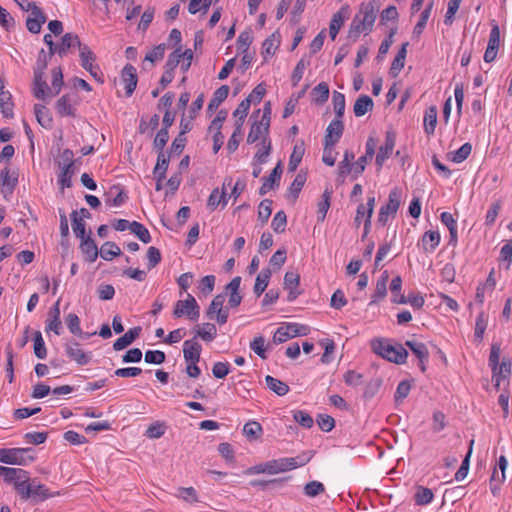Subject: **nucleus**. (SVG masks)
Returning a JSON list of instances; mask_svg holds the SVG:
<instances>
[{"label": "nucleus", "mask_w": 512, "mask_h": 512, "mask_svg": "<svg viewBox=\"0 0 512 512\" xmlns=\"http://www.w3.org/2000/svg\"><path fill=\"white\" fill-rule=\"evenodd\" d=\"M376 148V140L373 137H369L366 145H365V154L358 158V160L354 163V177L357 178L361 175L366 165L373 159Z\"/></svg>", "instance_id": "f8f14e48"}, {"label": "nucleus", "mask_w": 512, "mask_h": 512, "mask_svg": "<svg viewBox=\"0 0 512 512\" xmlns=\"http://www.w3.org/2000/svg\"><path fill=\"white\" fill-rule=\"evenodd\" d=\"M305 149H304V143L302 142L300 145H295L293 152L290 156L289 163H288V170L289 172L296 171L297 167L299 166L303 155H304Z\"/></svg>", "instance_id": "c03bdc74"}, {"label": "nucleus", "mask_w": 512, "mask_h": 512, "mask_svg": "<svg viewBox=\"0 0 512 512\" xmlns=\"http://www.w3.org/2000/svg\"><path fill=\"white\" fill-rule=\"evenodd\" d=\"M56 110L61 116H75V110L71 105L70 97L63 95L56 102Z\"/></svg>", "instance_id": "37998d69"}, {"label": "nucleus", "mask_w": 512, "mask_h": 512, "mask_svg": "<svg viewBox=\"0 0 512 512\" xmlns=\"http://www.w3.org/2000/svg\"><path fill=\"white\" fill-rule=\"evenodd\" d=\"M140 241L147 244L151 241V235L148 229L141 223L137 221L131 222V230H130Z\"/></svg>", "instance_id": "8fccbe9b"}, {"label": "nucleus", "mask_w": 512, "mask_h": 512, "mask_svg": "<svg viewBox=\"0 0 512 512\" xmlns=\"http://www.w3.org/2000/svg\"><path fill=\"white\" fill-rule=\"evenodd\" d=\"M305 182H306V174L303 173L302 171H300L296 175V177H295L294 181L292 182V184L290 185L287 197L289 199H292V201H296V199L298 198L299 193L301 192Z\"/></svg>", "instance_id": "473e14b6"}, {"label": "nucleus", "mask_w": 512, "mask_h": 512, "mask_svg": "<svg viewBox=\"0 0 512 512\" xmlns=\"http://www.w3.org/2000/svg\"><path fill=\"white\" fill-rule=\"evenodd\" d=\"M0 182L2 186V193L6 191L11 194L18 183V175L15 171L11 172L8 167L0 171Z\"/></svg>", "instance_id": "4be33fe9"}, {"label": "nucleus", "mask_w": 512, "mask_h": 512, "mask_svg": "<svg viewBox=\"0 0 512 512\" xmlns=\"http://www.w3.org/2000/svg\"><path fill=\"white\" fill-rule=\"evenodd\" d=\"M332 191L325 189L323 195H322V201L318 203V220L323 221L326 217V214L328 212V209L330 207V198H331Z\"/></svg>", "instance_id": "6e6d98bb"}, {"label": "nucleus", "mask_w": 512, "mask_h": 512, "mask_svg": "<svg viewBox=\"0 0 512 512\" xmlns=\"http://www.w3.org/2000/svg\"><path fill=\"white\" fill-rule=\"evenodd\" d=\"M302 330H306V327L300 326L296 323H290L285 326H281L274 333L273 342L280 344L298 335H305L306 332Z\"/></svg>", "instance_id": "9b49d317"}, {"label": "nucleus", "mask_w": 512, "mask_h": 512, "mask_svg": "<svg viewBox=\"0 0 512 512\" xmlns=\"http://www.w3.org/2000/svg\"><path fill=\"white\" fill-rule=\"evenodd\" d=\"M80 60L82 67L90 73V75L100 83H103L102 74L98 64L95 63L96 55L89 46H80Z\"/></svg>", "instance_id": "423d86ee"}, {"label": "nucleus", "mask_w": 512, "mask_h": 512, "mask_svg": "<svg viewBox=\"0 0 512 512\" xmlns=\"http://www.w3.org/2000/svg\"><path fill=\"white\" fill-rule=\"evenodd\" d=\"M202 347L196 341V337L190 340L184 341L183 344V356L187 362H199Z\"/></svg>", "instance_id": "a211bd4d"}, {"label": "nucleus", "mask_w": 512, "mask_h": 512, "mask_svg": "<svg viewBox=\"0 0 512 512\" xmlns=\"http://www.w3.org/2000/svg\"><path fill=\"white\" fill-rule=\"evenodd\" d=\"M265 126H262L259 122H254L251 125L250 131L247 136V143L252 144L256 142L259 139H265V137H268L269 129L264 128Z\"/></svg>", "instance_id": "f704fd0d"}, {"label": "nucleus", "mask_w": 512, "mask_h": 512, "mask_svg": "<svg viewBox=\"0 0 512 512\" xmlns=\"http://www.w3.org/2000/svg\"><path fill=\"white\" fill-rule=\"evenodd\" d=\"M324 492L325 487L319 481H310L304 486V494L308 497H316Z\"/></svg>", "instance_id": "680f3d73"}, {"label": "nucleus", "mask_w": 512, "mask_h": 512, "mask_svg": "<svg viewBox=\"0 0 512 512\" xmlns=\"http://www.w3.org/2000/svg\"><path fill=\"white\" fill-rule=\"evenodd\" d=\"M182 58L184 60H188V63H183L181 66L182 71H187L191 66V61L193 59V51L191 49H186L185 51H182L181 46H178L172 53L169 54L165 64V69L174 72L175 68L179 65Z\"/></svg>", "instance_id": "6e6552de"}, {"label": "nucleus", "mask_w": 512, "mask_h": 512, "mask_svg": "<svg viewBox=\"0 0 512 512\" xmlns=\"http://www.w3.org/2000/svg\"><path fill=\"white\" fill-rule=\"evenodd\" d=\"M271 275L272 271L269 268L262 269V271L257 275L253 288V292L257 297H259L266 290Z\"/></svg>", "instance_id": "c85d7f7f"}, {"label": "nucleus", "mask_w": 512, "mask_h": 512, "mask_svg": "<svg viewBox=\"0 0 512 512\" xmlns=\"http://www.w3.org/2000/svg\"><path fill=\"white\" fill-rule=\"evenodd\" d=\"M65 352L70 360L75 361L80 366L87 365L92 358L91 353L81 349L79 343L75 340L65 343Z\"/></svg>", "instance_id": "9d476101"}, {"label": "nucleus", "mask_w": 512, "mask_h": 512, "mask_svg": "<svg viewBox=\"0 0 512 512\" xmlns=\"http://www.w3.org/2000/svg\"><path fill=\"white\" fill-rule=\"evenodd\" d=\"M263 433L262 426L257 421H249L243 426V434L249 441H255Z\"/></svg>", "instance_id": "72a5a7b5"}, {"label": "nucleus", "mask_w": 512, "mask_h": 512, "mask_svg": "<svg viewBox=\"0 0 512 512\" xmlns=\"http://www.w3.org/2000/svg\"><path fill=\"white\" fill-rule=\"evenodd\" d=\"M472 145L470 143L463 144L458 150L453 153L451 161L455 163H461L468 158L471 154Z\"/></svg>", "instance_id": "338daca9"}, {"label": "nucleus", "mask_w": 512, "mask_h": 512, "mask_svg": "<svg viewBox=\"0 0 512 512\" xmlns=\"http://www.w3.org/2000/svg\"><path fill=\"white\" fill-rule=\"evenodd\" d=\"M408 45V42H405L401 45V48L399 49L397 55L395 56L391 64L389 73L393 78H396L399 75L400 71L404 68Z\"/></svg>", "instance_id": "393cba45"}, {"label": "nucleus", "mask_w": 512, "mask_h": 512, "mask_svg": "<svg viewBox=\"0 0 512 512\" xmlns=\"http://www.w3.org/2000/svg\"><path fill=\"white\" fill-rule=\"evenodd\" d=\"M279 43V35H276V33H273L271 36L265 39V41L262 44V55L265 60L275 53Z\"/></svg>", "instance_id": "58836bf2"}, {"label": "nucleus", "mask_w": 512, "mask_h": 512, "mask_svg": "<svg viewBox=\"0 0 512 512\" xmlns=\"http://www.w3.org/2000/svg\"><path fill=\"white\" fill-rule=\"evenodd\" d=\"M488 318L484 312L479 313L476 318L474 337L477 342H482L485 330L487 328Z\"/></svg>", "instance_id": "09e8293b"}, {"label": "nucleus", "mask_w": 512, "mask_h": 512, "mask_svg": "<svg viewBox=\"0 0 512 512\" xmlns=\"http://www.w3.org/2000/svg\"><path fill=\"white\" fill-rule=\"evenodd\" d=\"M265 383L267 387L278 396H284L289 391V386L285 382L270 375L265 377Z\"/></svg>", "instance_id": "2f4dec72"}, {"label": "nucleus", "mask_w": 512, "mask_h": 512, "mask_svg": "<svg viewBox=\"0 0 512 512\" xmlns=\"http://www.w3.org/2000/svg\"><path fill=\"white\" fill-rule=\"evenodd\" d=\"M51 496L52 495L49 494L48 489L44 485H36L35 482L32 481V492L30 498L34 499L35 501H43Z\"/></svg>", "instance_id": "69168bd1"}, {"label": "nucleus", "mask_w": 512, "mask_h": 512, "mask_svg": "<svg viewBox=\"0 0 512 512\" xmlns=\"http://www.w3.org/2000/svg\"><path fill=\"white\" fill-rule=\"evenodd\" d=\"M332 102L336 118H342L345 111V96L344 94L334 91L332 96Z\"/></svg>", "instance_id": "13d9d810"}, {"label": "nucleus", "mask_w": 512, "mask_h": 512, "mask_svg": "<svg viewBox=\"0 0 512 512\" xmlns=\"http://www.w3.org/2000/svg\"><path fill=\"white\" fill-rule=\"evenodd\" d=\"M349 8L348 6H343L341 9L336 12L330 21L329 25V35L332 40H335L339 30L344 24L345 19L348 17Z\"/></svg>", "instance_id": "aec40b11"}, {"label": "nucleus", "mask_w": 512, "mask_h": 512, "mask_svg": "<svg viewBox=\"0 0 512 512\" xmlns=\"http://www.w3.org/2000/svg\"><path fill=\"white\" fill-rule=\"evenodd\" d=\"M423 247L426 251L434 250L440 242V234L438 231H427L422 237Z\"/></svg>", "instance_id": "3c124183"}, {"label": "nucleus", "mask_w": 512, "mask_h": 512, "mask_svg": "<svg viewBox=\"0 0 512 512\" xmlns=\"http://www.w3.org/2000/svg\"><path fill=\"white\" fill-rule=\"evenodd\" d=\"M87 46L86 44H82L78 35L73 33H66L61 38V43L57 45V54L60 57H64L67 54L68 49L71 47Z\"/></svg>", "instance_id": "412c9836"}, {"label": "nucleus", "mask_w": 512, "mask_h": 512, "mask_svg": "<svg viewBox=\"0 0 512 512\" xmlns=\"http://www.w3.org/2000/svg\"><path fill=\"white\" fill-rule=\"evenodd\" d=\"M343 131V121L340 118H336L327 127L324 142L327 143V145H335L341 138Z\"/></svg>", "instance_id": "f3484780"}, {"label": "nucleus", "mask_w": 512, "mask_h": 512, "mask_svg": "<svg viewBox=\"0 0 512 512\" xmlns=\"http://www.w3.org/2000/svg\"><path fill=\"white\" fill-rule=\"evenodd\" d=\"M272 200L264 199L261 201L258 209V219L262 223H266L272 213Z\"/></svg>", "instance_id": "0e129e2a"}, {"label": "nucleus", "mask_w": 512, "mask_h": 512, "mask_svg": "<svg viewBox=\"0 0 512 512\" xmlns=\"http://www.w3.org/2000/svg\"><path fill=\"white\" fill-rule=\"evenodd\" d=\"M492 28L489 35L488 45L484 53V61L491 63L497 57L500 45V29L495 20L491 22Z\"/></svg>", "instance_id": "1a4fd4ad"}, {"label": "nucleus", "mask_w": 512, "mask_h": 512, "mask_svg": "<svg viewBox=\"0 0 512 512\" xmlns=\"http://www.w3.org/2000/svg\"><path fill=\"white\" fill-rule=\"evenodd\" d=\"M371 348L377 355L396 364H404L408 357L407 350L401 344L394 346L383 338L371 340Z\"/></svg>", "instance_id": "f03ea898"}, {"label": "nucleus", "mask_w": 512, "mask_h": 512, "mask_svg": "<svg viewBox=\"0 0 512 512\" xmlns=\"http://www.w3.org/2000/svg\"><path fill=\"white\" fill-rule=\"evenodd\" d=\"M13 101H12V95L9 91H5L3 93H0V108L1 111L6 118H12L13 117Z\"/></svg>", "instance_id": "79ce46f5"}, {"label": "nucleus", "mask_w": 512, "mask_h": 512, "mask_svg": "<svg viewBox=\"0 0 512 512\" xmlns=\"http://www.w3.org/2000/svg\"><path fill=\"white\" fill-rule=\"evenodd\" d=\"M282 172V163L278 162L274 169L271 171L270 175L268 177L262 178L263 183L259 189V194L261 196L265 195L269 190L273 189L275 185L279 186Z\"/></svg>", "instance_id": "2eb2a0df"}, {"label": "nucleus", "mask_w": 512, "mask_h": 512, "mask_svg": "<svg viewBox=\"0 0 512 512\" xmlns=\"http://www.w3.org/2000/svg\"><path fill=\"white\" fill-rule=\"evenodd\" d=\"M217 334L216 326L213 323H204L202 328L197 330V336L206 342L212 341Z\"/></svg>", "instance_id": "bf43d9fd"}, {"label": "nucleus", "mask_w": 512, "mask_h": 512, "mask_svg": "<svg viewBox=\"0 0 512 512\" xmlns=\"http://www.w3.org/2000/svg\"><path fill=\"white\" fill-rule=\"evenodd\" d=\"M0 476L8 483H14L21 480L27 479V471L20 468H10L0 465Z\"/></svg>", "instance_id": "a878e982"}, {"label": "nucleus", "mask_w": 512, "mask_h": 512, "mask_svg": "<svg viewBox=\"0 0 512 512\" xmlns=\"http://www.w3.org/2000/svg\"><path fill=\"white\" fill-rule=\"evenodd\" d=\"M122 81L125 83L126 96L129 97L133 94L137 86V72L136 68L131 64H126L121 72Z\"/></svg>", "instance_id": "dca6fc26"}, {"label": "nucleus", "mask_w": 512, "mask_h": 512, "mask_svg": "<svg viewBox=\"0 0 512 512\" xmlns=\"http://www.w3.org/2000/svg\"><path fill=\"white\" fill-rule=\"evenodd\" d=\"M394 147L395 134L393 132L388 131L386 133L385 143L382 146H380L375 159V163L379 169L383 166L384 162L393 153Z\"/></svg>", "instance_id": "ddd939ff"}, {"label": "nucleus", "mask_w": 512, "mask_h": 512, "mask_svg": "<svg viewBox=\"0 0 512 512\" xmlns=\"http://www.w3.org/2000/svg\"><path fill=\"white\" fill-rule=\"evenodd\" d=\"M80 249L82 253L87 256L89 262H94L97 259L98 248L95 241L90 236L81 239Z\"/></svg>", "instance_id": "c756f323"}, {"label": "nucleus", "mask_w": 512, "mask_h": 512, "mask_svg": "<svg viewBox=\"0 0 512 512\" xmlns=\"http://www.w3.org/2000/svg\"><path fill=\"white\" fill-rule=\"evenodd\" d=\"M229 90L230 88L228 85H222L214 92L213 97L208 103V112L212 113L221 105L222 102L226 100L229 94Z\"/></svg>", "instance_id": "cd10ccee"}, {"label": "nucleus", "mask_w": 512, "mask_h": 512, "mask_svg": "<svg viewBox=\"0 0 512 512\" xmlns=\"http://www.w3.org/2000/svg\"><path fill=\"white\" fill-rule=\"evenodd\" d=\"M45 73L34 71L33 95L37 99L44 100L51 92V89L43 79Z\"/></svg>", "instance_id": "5701e85b"}, {"label": "nucleus", "mask_w": 512, "mask_h": 512, "mask_svg": "<svg viewBox=\"0 0 512 512\" xmlns=\"http://www.w3.org/2000/svg\"><path fill=\"white\" fill-rule=\"evenodd\" d=\"M376 12L372 2L361 4L359 12L350 24L347 37L355 42L362 32H371L377 17Z\"/></svg>", "instance_id": "f257e3e1"}, {"label": "nucleus", "mask_w": 512, "mask_h": 512, "mask_svg": "<svg viewBox=\"0 0 512 512\" xmlns=\"http://www.w3.org/2000/svg\"><path fill=\"white\" fill-rule=\"evenodd\" d=\"M170 156L165 153H158L157 163L154 167L153 174L155 178L165 179L166 171L169 166Z\"/></svg>", "instance_id": "e433bc0d"}, {"label": "nucleus", "mask_w": 512, "mask_h": 512, "mask_svg": "<svg viewBox=\"0 0 512 512\" xmlns=\"http://www.w3.org/2000/svg\"><path fill=\"white\" fill-rule=\"evenodd\" d=\"M199 315V305L191 294H188L185 300H178L173 310V316L176 318L187 316L190 320L195 321Z\"/></svg>", "instance_id": "20e7f679"}, {"label": "nucleus", "mask_w": 512, "mask_h": 512, "mask_svg": "<svg viewBox=\"0 0 512 512\" xmlns=\"http://www.w3.org/2000/svg\"><path fill=\"white\" fill-rule=\"evenodd\" d=\"M287 224V217L284 211H279L273 217L271 227L275 233H283Z\"/></svg>", "instance_id": "052dcab7"}, {"label": "nucleus", "mask_w": 512, "mask_h": 512, "mask_svg": "<svg viewBox=\"0 0 512 512\" xmlns=\"http://www.w3.org/2000/svg\"><path fill=\"white\" fill-rule=\"evenodd\" d=\"M373 100L368 95H361L357 98L353 106V112L356 117H362L373 109Z\"/></svg>", "instance_id": "bb28decb"}, {"label": "nucleus", "mask_w": 512, "mask_h": 512, "mask_svg": "<svg viewBox=\"0 0 512 512\" xmlns=\"http://www.w3.org/2000/svg\"><path fill=\"white\" fill-rule=\"evenodd\" d=\"M31 448H1L0 462L9 465H27L34 461V456L28 455Z\"/></svg>", "instance_id": "7ed1b4c3"}, {"label": "nucleus", "mask_w": 512, "mask_h": 512, "mask_svg": "<svg viewBox=\"0 0 512 512\" xmlns=\"http://www.w3.org/2000/svg\"><path fill=\"white\" fill-rule=\"evenodd\" d=\"M405 345L412 351L413 354L419 359L420 369L425 372L426 368L424 362L428 360L429 352L426 345L416 340H407Z\"/></svg>", "instance_id": "6ab92c4d"}, {"label": "nucleus", "mask_w": 512, "mask_h": 512, "mask_svg": "<svg viewBox=\"0 0 512 512\" xmlns=\"http://www.w3.org/2000/svg\"><path fill=\"white\" fill-rule=\"evenodd\" d=\"M374 205H375V197L371 196V197H368L366 205L365 204H360L358 206V208H357V211H356L355 222L358 225L360 224L361 219L364 216H366L365 223H364V230H365L364 234L365 235L368 233V229H369L370 224H371V217H372V214H373Z\"/></svg>", "instance_id": "4468645a"}, {"label": "nucleus", "mask_w": 512, "mask_h": 512, "mask_svg": "<svg viewBox=\"0 0 512 512\" xmlns=\"http://www.w3.org/2000/svg\"><path fill=\"white\" fill-rule=\"evenodd\" d=\"M261 144L262 148L256 152L253 159L258 164H264L267 162V157L269 156L272 149V144L269 137H265V139L262 140Z\"/></svg>", "instance_id": "de8ad7c7"}, {"label": "nucleus", "mask_w": 512, "mask_h": 512, "mask_svg": "<svg viewBox=\"0 0 512 512\" xmlns=\"http://www.w3.org/2000/svg\"><path fill=\"white\" fill-rule=\"evenodd\" d=\"M34 354L38 359H45L47 357V349L40 331L34 333Z\"/></svg>", "instance_id": "864d4df0"}, {"label": "nucleus", "mask_w": 512, "mask_h": 512, "mask_svg": "<svg viewBox=\"0 0 512 512\" xmlns=\"http://www.w3.org/2000/svg\"><path fill=\"white\" fill-rule=\"evenodd\" d=\"M500 345L499 344H492L491 346V352L489 356V364L492 367L493 370V379H495L496 384L495 387L499 388V376L496 375V370L498 369L499 365V356H500Z\"/></svg>", "instance_id": "ea45409f"}, {"label": "nucleus", "mask_w": 512, "mask_h": 512, "mask_svg": "<svg viewBox=\"0 0 512 512\" xmlns=\"http://www.w3.org/2000/svg\"><path fill=\"white\" fill-rule=\"evenodd\" d=\"M141 327L137 326L129 329L123 336L119 337L113 344V348L116 351H120L128 347L134 342L140 335Z\"/></svg>", "instance_id": "b1692460"}, {"label": "nucleus", "mask_w": 512, "mask_h": 512, "mask_svg": "<svg viewBox=\"0 0 512 512\" xmlns=\"http://www.w3.org/2000/svg\"><path fill=\"white\" fill-rule=\"evenodd\" d=\"M77 215L78 212L76 210L71 213L72 228L75 236L83 239L87 237L85 233V223L84 220L82 218H78Z\"/></svg>", "instance_id": "5fc2aeb1"}, {"label": "nucleus", "mask_w": 512, "mask_h": 512, "mask_svg": "<svg viewBox=\"0 0 512 512\" xmlns=\"http://www.w3.org/2000/svg\"><path fill=\"white\" fill-rule=\"evenodd\" d=\"M66 325L70 332L74 335L83 336V332L80 328V320L79 317L74 314L70 313L65 318Z\"/></svg>", "instance_id": "e2e57ef3"}, {"label": "nucleus", "mask_w": 512, "mask_h": 512, "mask_svg": "<svg viewBox=\"0 0 512 512\" xmlns=\"http://www.w3.org/2000/svg\"><path fill=\"white\" fill-rule=\"evenodd\" d=\"M169 140V132L166 128H161L153 141V147L158 153H164V147Z\"/></svg>", "instance_id": "4d7b16f0"}, {"label": "nucleus", "mask_w": 512, "mask_h": 512, "mask_svg": "<svg viewBox=\"0 0 512 512\" xmlns=\"http://www.w3.org/2000/svg\"><path fill=\"white\" fill-rule=\"evenodd\" d=\"M121 253L116 243L108 241L102 245L100 256L106 261H111L114 257L120 256Z\"/></svg>", "instance_id": "a19ab883"}, {"label": "nucleus", "mask_w": 512, "mask_h": 512, "mask_svg": "<svg viewBox=\"0 0 512 512\" xmlns=\"http://www.w3.org/2000/svg\"><path fill=\"white\" fill-rule=\"evenodd\" d=\"M312 95L314 97V101L319 104H323L328 100L329 97V86L325 82L319 83L312 90Z\"/></svg>", "instance_id": "603ef678"}, {"label": "nucleus", "mask_w": 512, "mask_h": 512, "mask_svg": "<svg viewBox=\"0 0 512 512\" xmlns=\"http://www.w3.org/2000/svg\"><path fill=\"white\" fill-rule=\"evenodd\" d=\"M473 444H474V440H471L470 444H469L468 452H467L465 458L463 459L461 466L459 467V469L455 473V479L457 481H462L463 479L466 478V476L468 474L469 466H470V457H471V454H472Z\"/></svg>", "instance_id": "49530a36"}, {"label": "nucleus", "mask_w": 512, "mask_h": 512, "mask_svg": "<svg viewBox=\"0 0 512 512\" xmlns=\"http://www.w3.org/2000/svg\"><path fill=\"white\" fill-rule=\"evenodd\" d=\"M34 112L36 116L37 122L46 129L52 127L53 119L49 113V110L41 104H36L34 106Z\"/></svg>", "instance_id": "7c9ffc66"}, {"label": "nucleus", "mask_w": 512, "mask_h": 512, "mask_svg": "<svg viewBox=\"0 0 512 512\" xmlns=\"http://www.w3.org/2000/svg\"><path fill=\"white\" fill-rule=\"evenodd\" d=\"M226 293L216 295L211 301L206 315L209 319L216 318L218 324L223 325L227 322L229 317V307H224Z\"/></svg>", "instance_id": "39448f33"}, {"label": "nucleus", "mask_w": 512, "mask_h": 512, "mask_svg": "<svg viewBox=\"0 0 512 512\" xmlns=\"http://www.w3.org/2000/svg\"><path fill=\"white\" fill-rule=\"evenodd\" d=\"M500 261L506 262V268L509 269L512 263V240H507L500 250Z\"/></svg>", "instance_id": "774afa93"}, {"label": "nucleus", "mask_w": 512, "mask_h": 512, "mask_svg": "<svg viewBox=\"0 0 512 512\" xmlns=\"http://www.w3.org/2000/svg\"><path fill=\"white\" fill-rule=\"evenodd\" d=\"M23 11H30L31 16L26 20V27L29 32L38 34L41 31L42 24L46 22V16L36 3H27L26 6H22Z\"/></svg>", "instance_id": "0eeeda50"}, {"label": "nucleus", "mask_w": 512, "mask_h": 512, "mask_svg": "<svg viewBox=\"0 0 512 512\" xmlns=\"http://www.w3.org/2000/svg\"><path fill=\"white\" fill-rule=\"evenodd\" d=\"M437 123V110L434 106L429 107L424 116V128L427 134H433Z\"/></svg>", "instance_id": "a18cd8bd"}, {"label": "nucleus", "mask_w": 512, "mask_h": 512, "mask_svg": "<svg viewBox=\"0 0 512 512\" xmlns=\"http://www.w3.org/2000/svg\"><path fill=\"white\" fill-rule=\"evenodd\" d=\"M388 278V272L384 271L382 276L377 280L376 288L370 304L376 303L379 299H382L386 296Z\"/></svg>", "instance_id": "4c0bfd02"}, {"label": "nucleus", "mask_w": 512, "mask_h": 512, "mask_svg": "<svg viewBox=\"0 0 512 512\" xmlns=\"http://www.w3.org/2000/svg\"><path fill=\"white\" fill-rule=\"evenodd\" d=\"M310 459H311V455H309V453H304L297 457L282 458L284 471L286 472L288 470L295 469L297 467H301V466L305 465L307 462H309Z\"/></svg>", "instance_id": "c9c22d12"}]
</instances>
